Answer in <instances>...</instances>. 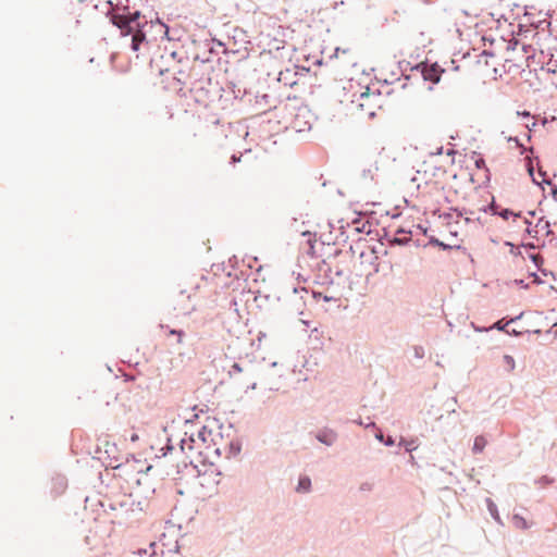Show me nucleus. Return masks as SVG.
Listing matches in <instances>:
<instances>
[{"mask_svg":"<svg viewBox=\"0 0 557 557\" xmlns=\"http://www.w3.org/2000/svg\"><path fill=\"white\" fill-rule=\"evenodd\" d=\"M106 16L110 24L120 30L121 37H128L134 32H148V18L139 10L131 11L128 5L121 2L114 4L112 0L106 1Z\"/></svg>","mask_w":557,"mask_h":557,"instance_id":"f257e3e1","label":"nucleus"},{"mask_svg":"<svg viewBox=\"0 0 557 557\" xmlns=\"http://www.w3.org/2000/svg\"><path fill=\"white\" fill-rule=\"evenodd\" d=\"M189 466L196 472L195 475H194L195 478L203 476L206 479L207 476L211 478L213 475L214 478L212 479V482L214 484H219L220 483V480H215V478H220L222 475V472H221V470L219 468H216L213 465L212 468L211 467H206V469L202 470V469L199 468L198 463H195L194 459H189L188 461L183 460L182 463H178L177 465V473L183 472V470L188 468Z\"/></svg>","mask_w":557,"mask_h":557,"instance_id":"f03ea898","label":"nucleus"},{"mask_svg":"<svg viewBox=\"0 0 557 557\" xmlns=\"http://www.w3.org/2000/svg\"><path fill=\"white\" fill-rule=\"evenodd\" d=\"M446 72L437 62L430 63L426 70L423 71V81L430 82L429 90H433V86L441 82L442 75Z\"/></svg>","mask_w":557,"mask_h":557,"instance_id":"7ed1b4c3","label":"nucleus"},{"mask_svg":"<svg viewBox=\"0 0 557 557\" xmlns=\"http://www.w3.org/2000/svg\"><path fill=\"white\" fill-rule=\"evenodd\" d=\"M129 36H132L129 48L134 52L139 51L143 42L149 44L151 41H157V36L149 37V32H134Z\"/></svg>","mask_w":557,"mask_h":557,"instance_id":"20e7f679","label":"nucleus"},{"mask_svg":"<svg viewBox=\"0 0 557 557\" xmlns=\"http://www.w3.org/2000/svg\"><path fill=\"white\" fill-rule=\"evenodd\" d=\"M51 494L53 497H59L67 488V479L64 474H55L51 480Z\"/></svg>","mask_w":557,"mask_h":557,"instance_id":"39448f33","label":"nucleus"},{"mask_svg":"<svg viewBox=\"0 0 557 557\" xmlns=\"http://www.w3.org/2000/svg\"><path fill=\"white\" fill-rule=\"evenodd\" d=\"M149 24V33L152 32V29L158 28V33L160 34V39L164 40V37H168L169 35V25L165 24L162 18L159 17L158 13H154V18L148 20Z\"/></svg>","mask_w":557,"mask_h":557,"instance_id":"423d86ee","label":"nucleus"},{"mask_svg":"<svg viewBox=\"0 0 557 557\" xmlns=\"http://www.w3.org/2000/svg\"><path fill=\"white\" fill-rule=\"evenodd\" d=\"M337 438V434L332 430L324 428L315 434V440L325 446H332Z\"/></svg>","mask_w":557,"mask_h":557,"instance_id":"0eeeda50","label":"nucleus"},{"mask_svg":"<svg viewBox=\"0 0 557 557\" xmlns=\"http://www.w3.org/2000/svg\"><path fill=\"white\" fill-rule=\"evenodd\" d=\"M539 175L543 178L540 183V187L544 190V185H548L550 187L549 195L555 201H557V184H555L552 180L546 178L547 172L543 169H540Z\"/></svg>","mask_w":557,"mask_h":557,"instance_id":"6e6552de","label":"nucleus"},{"mask_svg":"<svg viewBox=\"0 0 557 557\" xmlns=\"http://www.w3.org/2000/svg\"><path fill=\"white\" fill-rule=\"evenodd\" d=\"M301 236L308 237L307 244L309 246V249L307 251V255L310 256L311 258H317V253H315V242L318 240L317 233L311 232V231H305L301 233Z\"/></svg>","mask_w":557,"mask_h":557,"instance_id":"1a4fd4ad","label":"nucleus"},{"mask_svg":"<svg viewBox=\"0 0 557 557\" xmlns=\"http://www.w3.org/2000/svg\"><path fill=\"white\" fill-rule=\"evenodd\" d=\"M311 487H312V483H311L310 476L307 474L299 475L298 483L295 488L296 492L301 493V494L309 493L311 491Z\"/></svg>","mask_w":557,"mask_h":557,"instance_id":"9d476101","label":"nucleus"},{"mask_svg":"<svg viewBox=\"0 0 557 557\" xmlns=\"http://www.w3.org/2000/svg\"><path fill=\"white\" fill-rule=\"evenodd\" d=\"M195 444H196V438H195L194 433H191L189 435L187 433H185V437H183L180 441L178 446H180L181 451L183 454H186V449L193 450L195 448Z\"/></svg>","mask_w":557,"mask_h":557,"instance_id":"9b49d317","label":"nucleus"},{"mask_svg":"<svg viewBox=\"0 0 557 557\" xmlns=\"http://www.w3.org/2000/svg\"><path fill=\"white\" fill-rule=\"evenodd\" d=\"M485 503H486L487 511L491 515V517L497 523L503 524L500 516H499V511H498V508H497V505L495 504V502L492 498L487 497V498H485Z\"/></svg>","mask_w":557,"mask_h":557,"instance_id":"f8f14e48","label":"nucleus"},{"mask_svg":"<svg viewBox=\"0 0 557 557\" xmlns=\"http://www.w3.org/2000/svg\"><path fill=\"white\" fill-rule=\"evenodd\" d=\"M242 451V442L238 440H233L227 444L226 447V458L236 457Z\"/></svg>","mask_w":557,"mask_h":557,"instance_id":"ddd939ff","label":"nucleus"},{"mask_svg":"<svg viewBox=\"0 0 557 557\" xmlns=\"http://www.w3.org/2000/svg\"><path fill=\"white\" fill-rule=\"evenodd\" d=\"M398 446L404 448L406 453H411L418 447V438L400 437Z\"/></svg>","mask_w":557,"mask_h":557,"instance_id":"4468645a","label":"nucleus"},{"mask_svg":"<svg viewBox=\"0 0 557 557\" xmlns=\"http://www.w3.org/2000/svg\"><path fill=\"white\" fill-rule=\"evenodd\" d=\"M487 445V440L484 435H476L472 445V453L474 455L482 454Z\"/></svg>","mask_w":557,"mask_h":557,"instance_id":"2eb2a0df","label":"nucleus"},{"mask_svg":"<svg viewBox=\"0 0 557 557\" xmlns=\"http://www.w3.org/2000/svg\"><path fill=\"white\" fill-rule=\"evenodd\" d=\"M428 245L429 246H433V247H437L438 249L443 250V251H449V250H453V247L450 244H446L442 240H440L436 236L434 235H430L428 236Z\"/></svg>","mask_w":557,"mask_h":557,"instance_id":"dca6fc26","label":"nucleus"},{"mask_svg":"<svg viewBox=\"0 0 557 557\" xmlns=\"http://www.w3.org/2000/svg\"><path fill=\"white\" fill-rule=\"evenodd\" d=\"M375 438L386 447H393L395 445V438L383 431H377L375 433Z\"/></svg>","mask_w":557,"mask_h":557,"instance_id":"f3484780","label":"nucleus"},{"mask_svg":"<svg viewBox=\"0 0 557 557\" xmlns=\"http://www.w3.org/2000/svg\"><path fill=\"white\" fill-rule=\"evenodd\" d=\"M411 242L410 236H393L388 237V246H408Z\"/></svg>","mask_w":557,"mask_h":557,"instance_id":"a211bd4d","label":"nucleus"},{"mask_svg":"<svg viewBox=\"0 0 557 557\" xmlns=\"http://www.w3.org/2000/svg\"><path fill=\"white\" fill-rule=\"evenodd\" d=\"M509 323H507V315L502 319L495 321L492 325L488 326L490 331L497 330L498 332L505 333L508 332Z\"/></svg>","mask_w":557,"mask_h":557,"instance_id":"6ab92c4d","label":"nucleus"},{"mask_svg":"<svg viewBox=\"0 0 557 557\" xmlns=\"http://www.w3.org/2000/svg\"><path fill=\"white\" fill-rule=\"evenodd\" d=\"M471 159L474 161V166L478 170H485L487 168L485 158L482 153L472 151L471 152Z\"/></svg>","mask_w":557,"mask_h":557,"instance_id":"aec40b11","label":"nucleus"},{"mask_svg":"<svg viewBox=\"0 0 557 557\" xmlns=\"http://www.w3.org/2000/svg\"><path fill=\"white\" fill-rule=\"evenodd\" d=\"M195 460V463H198L202 467H213V462L209 459V455L207 453H203L202 450H199L197 453V457Z\"/></svg>","mask_w":557,"mask_h":557,"instance_id":"412c9836","label":"nucleus"},{"mask_svg":"<svg viewBox=\"0 0 557 557\" xmlns=\"http://www.w3.org/2000/svg\"><path fill=\"white\" fill-rule=\"evenodd\" d=\"M523 223L527 225V228L523 232V236H529L532 238H537L539 227L532 225V221L527 218H523Z\"/></svg>","mask_w":557,"mask_h":557,"instance_id":"4be33fe9","label":"nucleus"},{"mask_svg":"<svg viewBox=\"0 0 557 557\" xmlns=\"http://www.w3.org/2000/svg\"><path fill=\"white\" fill-rule=\"evenodd\" d=\"M512 523L517 529L528 530L530 528L529 522L519 513L512 515Z\"/></svg>","mask_w":557,"mask_h":557,"instance_id":"5701e85b","label":"nucleus"},{"mask_svg":"<svg viewBox=\"0 0 557 557\" xmlns=\"http://www.w3.org/2000/svg\"><path fill=\"white\" fill-rule=\"evenodd\" d=\"M535 227H539V228L545 231V236H550V234H553V231L550 228V222L545 216H541L537 220Z\"/></svg>","mask_w":557,"mask_h":557,"instance_id":"b1692460","label":"nucleus"},{"mask_svg":"<svg viewBox=\"0 0 557 557\" xmlns=\"http://www.w3.org/2000/svg\"><path fill=\"white\" fill-rule=\"evenodd\" d=\"M212 435V430L207 425H202L197 433V438L202 443L207 444L208 437Z\"/></svg>","mask_w":557,"mask_h":557,"instance_id":"393cba45","label":"nucleus"},{"mask_svg":"<svg viewBox=\"0 0 557 557\" xmlns=\"http://www.w3.org/2000/svg\"><path fill=\"white\" fill-rule=\"evenodd\" d=\"M511 214H513V210L510 208H502L500 206H497V211L494 212V216H499L503 220H508L511 218Z\"/></svg>","mask_w":557,"mask_h":557,"instance_id":"a878e982","label":"nucleus"},{"mask_svg":"<svg viewBox=\"0 0 557 557\" xmlns=\"http://www.w3.org/2000/svg\"><path fill=\"white\" fill-rule=\"evenodd\" d=\"M525 170L528 172V174L530 175L531 180H532V183L536 186H541V182H539L536 178H535V170H534V165H533V161L532 160H527L525 161Z\"/></svg>","mask_w":557,"mask_h":557,"instance_id":"bb28decb","label":"nucleus"},{"mask_svg":"<svg viewBox=\"0 0 557 557\" xmlns=\"http://www.w3.org/2000/svg\"><path fill=\"white\" fill-rule=\"evenodd\" d=\"M367 239L364 238H358L354 244L349 246L348 253L354 256L357 251V249L364 248L366 247Z\"/></svg>","mask_w":557,"mask_h":557,"instance_id":"cd10ccee","label":"nucleus"},{"mask_svg":"<svg viewBox=\"0 0 557 557\" xmlns=\"http://www.w3.org/2000/svg\"><path fill=\"white\" fill-rule=\"evenodd\" d=\"M164 327V325H161ZM166 330L169 331V335L177 336V343H182L183 337L185 336V332L182 329H171L169 325H165Z\"/></svg>","mask_w":557,"mask_h":557,"instance_id":"c85d7f7f","label":"nucleus"},{"mask_svg":"<svg viewBox=\"0 0 557 557\" xmlns=\"http://www.w3.org/2000/svg\"><path fill=\"white\" fill-rule=\"evenodd\" d=\"M312 297L315 299V300H320L322 299L323 301L325 302H331V301H337L338 299H336L335 297L333 296H329V295H324L323 293L321 292H318V290H313L312 292Z\"/></svg>","mask_w":557,"mask_h":557,"instance_id":"c756f323","label":"nucleus"},{"mask_svg":"<svg viewBox=\"0 0 557 557\" xmlns=\"http://www.w3.org/2000/svg\"><path fill=\"white\" fill-rule=\"evenodd\" d=\"M480 211L484 212V213H490L491 215H494V212L497 211V205H496V200H495V197L493 196L492 197V202L486 205V206H483Z\"/></svg>","mask_w":557,"mask_h":557,"instance_id":"7c9ffc66","label":"nucleus"},{"mask_svg":"<svg viewBox=\"0 0 557 557\" xmlns=\"http://www.w3.org/2000/svg\"><path fill=\"white\" fill-rule=\"evenodd\" d=\"M528 258L537 268V270H540L543 267L544 258L539 257L537 255H535L533 252H529Z\"/></svg>","mask_w":557,"mask_h":557,"instance_id":"2f4dec72","label":"nucleus"},{"mask_svg":"<svg viewBox=\"0 0 557 557\" xmlns=\"http://www.w3.org/2000/svg\"><path fill=\"white\" fill-rule=\"evenodd\" d=\"M174 450V446L172 444L171 437L168 436L165 445L160 449L161 457H165Z\"/></svg>","mask_w":557,"mask_h":557,"instance_id":"473e14b6","label":"nucleus"},{"mask_svg":"<svg viewBox=\"0 0 557 557\" xmlns=\"http://www.w3.org/2000/svg\"><path fill=\"white\" fill-rule=\"evenodd\" d=\"M504 245L509 247V252L515 257H522V252L520 248H518L512 242L505 240Z\"/></svg>","mask_w":557,"mask_h":557,"instance_id":"72a5a7b5","label":"nucleus"},{"mask_svg":"<svg viewBox=\"0 0 557 557\" xmlns=\"http://www.w3.org/2000/svg\"><path fill=\"white\" fill-rule=\"evenodd\" d=\"M503 360H504V363L507 366L508 371L512 372L516 368L515 358L511 355H504Z\"/></svg>","mask_w":557,"mask_h":557,"instance_id":"f704fd0d","label":"nucleus"},{"mask_svg":"<svg viewBox=\"0 0 557 557\" xmlns=\"http://www.w3.org/2000/svg\"><path fill=\"white\" fill-rule=\"evenodd\" d=\"M449 211H453L454 213H456L458 218H461L465 214H473L472 210H469V209L463 208V207L462 208H460V207H450Z\"/></svg>","mask_w":557,"mask_h":557,"instance_id":"c9c22d12","label":"nucleus"},{"mask_svg":"<svg viewBox=\"0 0 557 557\" xmlns=\"http://www.w3.org/2000/svg\"><path fill=\"white\" fill-rule=\"evenodd\" d=\"M509 143L512 141L520 149V154H524L527 152V147L520 141L518 136H510L507 139Z\"/></svg>","mask_w":557,"mask_h":557,"instance_id":"e433bc0d","label":"nucleus"},{"mask_svg":"<svg viewBox=\"0 0 557 557\" xmlns=\"http://www.w3.org/2000/svg\"><path fill=\"white\" fill-rule=\"evenodd\" d=\"M429 62L428 60L426 61H423V62H418L416 63L414 65H412L410 69L411 71H417L421 74V76H423V71L426 70V67L429 66Z\"/></svg>","mask_w":557,"mask_h":557,"instance_id":"4c0bfd02","label":"nucleus"},{"mask_svg":"<svg viewBox=\"0 0 557 557\" xmlns=\"http://www.w3.org/2000/svg\"><path fill=\"white\" fill-rule=\"evenodd\" d=\"M381 96L380 89H376L375 91H371L369 88L360 94L361 99H370V98H377Z\"/></svg>","mask_w":557,"mask_h":557,"instance_id":"58836bf2","label":"nucleus"},{"mask_svg":"<svg viewBox=\"0 0 557 557\" xmlns=\"http://www.w3.org/2000/svg\"><path fill=\"white\" fill-rule=\"evenodd\" d=\"M379 256H369L364 262H369L371 265H373L374 273H377L380 271V263L377 262Z\"/></svg>","mask_w":557,"mask_h":557,"instance_id":"ea45409f","label":"nucleus"},{"mask_svg":"<svg viewBox=\"0 0 557 557\" xmlns=\"http://www.w3.org/2000/svg\"><path fill=\"white\" fill-rule=\"evenodd\" d=\"M528 276L531 277L533 280V283L535 285H542L544 284V281L543 278L537 274V272L535 271H529L528 272Z\"/></svg>","mask_w":557,"mask_h":557,"instance_id":"a19ab883","label":"nucleus"},{"mask_svg":"<svg viewBox=\"0 0 557 557\" xmlns=\"http://www.w3.org/2000/svg\"><path fill=\"white\" fill-rule=\"evenodd\" d=\"M510 284H513L522 289L530 288V283H527L523 278H515L510 282Z\"/></svg>","mask_w":557,"mask_h":557,"instance_id":"79ce46f5","label":"nucleus"},{"mask_svg":"<svg viewBox=\"0 0 557 557\" xmlns=\"http://www.w3.org/2000/svg\"><path fill=\"white\" fill-rule=\"evenodd\" d=\"M270 295H261L260 293L255 297L258 308H262L264 301H269Z\"/></svg>","mask_w":557,"mask_h":557,"instance_id":"37998d69","label":"nucleus"},{"mask_svg":"<svg viewBox=\"0 0 557 557\" xmlns=\"http://www.w3.org/2000/svg\"><path fill=\"white\" fill-rule=\"evenodd\" d=\"M341 232H339V235L337 236V239L334 244H338V243H346L348 240V235L346 234V230H345V226H341Z\"/></svg>","mask_w":557,"mask_h":557,"instance_id":"c03bdc74","label":"nucleus"},{"mask_svg":"<svg viewBox=\"0 0 557 557\" xmlns=\"http://www.w3.org/2000/svg\"><path fill=\"white\" fill-rule=\"evenodd\" d=\"M424 348L422 346L416 345L413 346V355L418 359H422L424 357Z\"/></svg>","mask_w":557,"mask_h":557,"instance_id":"a18cd8bd","label":"nucleus"},{"mask_svg":"<svg viewBox=\"0 0 557 557\" xmlns=\"http://www.w3.org/2000/svg\"><path fill=\"white\" fill-rule=\"evenodd\" d=\"M520 247L528 251L535 250L539 246L533 242H521Z\"/></svg>","mask_w":557,"mask_h":557,"instance_id":"49530a36","label":"nucleus"},{"mask_svg":"<svg viewBox=\"0 0 557 557\" xmlns=\"http://www.w3.org/2000/svg\"><path fill=\"white\" fill-rule=\"evenodd\" d=\"M243 372V367L238 363V362H234L231 367V370H230V375H233V374H237V373H242Z\"/></svg>","mask_w":557,"mask_h":557,"instance_id":"de8ad7c7","label":"nucleus"},{"mask_svg":"<svg viewBox=\"0 0 557 557\" xmlns=\"http://www.w3.org/2000/svg\"><path fill=\"white\" fill-rule=\"evenodd\" d=\"M523 315H524V311H521L519 314L513 315V317L507 315V323H509V325L512 323H516L519 320H521Z\"/></svg>","mask_w":557,"mask_h":557,"instance_id":"09e8293b","label":"nucleus"},{"mask_svg":"<svg viewBox=\"0 0 557 557\" xmlns=\"http://www.w3.org/2000/svg\"><path fill=\"white\" fill-rule=\"evenodd\" d=\"M539 271L544 276H552L554 281H556V278H557L556 273L553 272L552 270H548V269H545L542 267Z\"/></svg>","mask_w":557,"mask_h":557,"instance_id":"8fccbe9b","label":"nucleus"},{"mask_svg":"<svg viewBox=\"0 0 557 557\" xmlns=\"http://www.w3.org/2000/svg\"><path fill=\"white\" fill-rule=\"evenodd\" d=\"M310 72V67H307L305 65H297L296 66V75H305Z\"/></svg>","mask_w":557,"mask_h":557,"instance_id":"3c124183","label":"nucleus"},{"mask_svg":"<svg viewBox=\"0 0 557 557\" xmlns=\"http://www.w3.org/2000/svg\"><path fill=\"white\" fill-rule=\"evenodd\" d=\"M471 326H472V329H473L476 333L490 332L488 326H480V325L475 324L474 322H471Z\"/></svg>","mask_w":557,"mask_h":557,"instance_id":"603ef678","label":"nucleus"},{"mask_svg":"<svg viewBox=\"0 0 557 557\" xmlns=\"http://www.w3.org/2000/svg\"><path fill=\"white\" fill-rule=\"evenodd\" d=\"M524 333H525V331H518L516 329H511V330L508 329V332H506V334L511 337H520Z\"/></svg>","mask_w":557,"mask_h":557,"instance_id":"864d4df0","label":"nucleus"},{"mask_svg":"<svg viewBox=\"0 0 557 557\" xmlns=\"http://www.w3.org/2000/svg\"><path fill=\"white\" fill-rule=\"evenodd\" d=\"M453 213H454L453 211H449V210H448V211H446V212H442V213H440V218H441V219H443V220H445L447 223H449V222H450V220L453 219Z\"/></svg>","mask_w":557,"mask_h":557,"instance_id":"5fc2aeb1","label":"nucleus"},{"mask_svg":"<svg viewBox=\"0 0 557 557\" xmlns=\"http://www.w3.org/2000/svg\"><path fill=\"white\" fill-rule=\"evenodd\" d=\"M382 231H383V235H379L380 236L379 242L382 245H384V240H386L388 243V237H392V236L389 235V232L386 228H382Z\"/></svg>","mask_w":557,"mask_h":557,"instance_id":"6e6d98bb","label":"nucleus"},{"mask_svg":"<svg viewBox=\"0 0 557 557\" xmlns=\"http://www.w3.org/2000/svg\"><path fill=\"white\" fill-rule=\"evenodd\" d=\"M451 247H453V250H460V251H462L465 255H467L471 259V261H473L471 255L468 252L466 247H463L461 245H451Z\"/></svg>","mask_w":557,"mask_h":557,"instance_id":"4d7b16f0","label":"nucleus"},{"mask_svg":"<svg viewBox=\"0 0 557 557\" xmlns=\"http://www.w3.org/2000/svg\"><path fill=\"white\" fill-rule=\"evenodd\" d=\"M400 235H405V236H410L411 235V231H406L404 227L399 226L396 232H395V235L394 236H400Z\"/></svg>","mask_w":557,"mask_h":557,"instance_id":"13d9d810","label":"nucleus"},{"mask_svg":"<svg viewBox=\"0 0 557 557\" xmlns=\"http://www.w3.org/2000/svg\"><path fill=\"white\" fill-rule=\"evenodd\" d=\"M348 51H349V49H341L339 47H336L334 49V52L330 55V60H333L334 58H337L339 52L346 53Z\"/></svg>","mask_w":557,"mask_h":557,"instance_id":"bf43d9fd","label":"nucleus"},{"mask_svg":"<svg viewBox=\"0 0 557 557\" xmlns=\"http://www.w3.org/2000/svg\"><path fill=\"white\" fill-rule=\"evenodd\" d=\"M348 51H349V49H341L339 47H336L334 49V52L330 55V60H333L334 58H337L339 52L346 53Z\"/></svg>","mask_w":557,"mask_h":557,"instance_id":"052dcab7","label":"nucleus"},{"mask_svg":"<svg viewBox=\"0 0 557 557\" xmlns=\"http://www.w3.org/2000/svg\"><path fill=\"white\" fill-rule=\"evenodd\" d=\"M348 51H349V49H341L339 47H336L334 49V52L330 55V60H333L334 58H337L339 52L346 53Z\"/></svg>","mask_w":557,"mask_h":557,"instance_id":"680f3d73","label":"nucleus"},{"mask_svg":"<svg viewBox=\"0 0 557 557\" xmlns=\"http://www.w3.org/2000/svg\"><path fill=\"white\" fill-rule=\"evenodd\" d=\"M483 171L485 172V181L483 182V185L486 186L491 182L492 173L488 166Z\"/></svg>","mask_w":557,"mask_h":557,"instance_id":"e2e57ef3","label":"nucleus"},{"mask_svg":"<svg viewBox=\"0 0 557 557\" xmlns=\"http://www.w3.org/2000/svg\"><path fill=\"white\" fill-rule=\"evenodd\" d=\"M481 57H485V58H494L495 57V52L493 50H490V49H485L481 52L480 54Z\"/></svg>","mask_w":557,"mask_h":557,"instance_id":"0e129e2a","label":"nucleus"},{"mask_svg":"<svg viewBox=\"0 0 557 557\" xmlns=\"http://www.w3.org/2000/svg\"><path fill=\"white\" fill-rule=\"evenodd\" d=\"M540 482L545 484V485H549L554 482V479L549 478L548 475H543L541 479H540Z\"/></svg>","mask_w":557,"mask_h":557,"instance_id":"69168bd1","label":"nucleus"},{"mask_svg":"<svg viewBox=\"0 0 557 557\" xmlns=\"http://www.w3.org/2000/svg\"><path fill=\"white\" fill-rule=\"evenodd\" d=\"M196 91H197V94L206 96V97H208V94H209V90L203 85L199 86L196 89Z\"/></svg>","mask_w":557,"mask_h":557,"instance_id":"338daca9","label":"nucleus"},{"mask_svg":"<svg viewBox=\"0 0 557 557\" xmlns=\"http://www.w3.org/2000/svg\"><path fill=\"white\" fill-rule=\"evenodd\" d=\"M548 243H549V245L557 247V235L554 232H553V234H550V239Z\"/></svg>","mask_w":557,"mask_h":557,"instance_id":"774afa93","label":"nucleus"}]
</instances>
